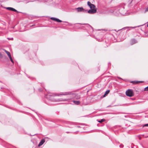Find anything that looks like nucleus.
Returning a JSON list of instances; mask_svg holds the SVG:
<instances>
[{"mask_svg":"<svg viewBox=\"0 0 148 148\" xmlns=\"http://www.w3.org/2000/svg\"><path fill=\"white\" fill-rule=\"evenodd\" d=\"M54 93H46V94H45V97L51 101H55L56 100L54 98V96H60V95H54Z\"/></svg>","mask_w":148,"mask_h":148,"instance_id":"nucleus-1","label":"nucleus"},{"mask_svg":"<svg viewBox=\"0 0 148 148\" xmlns=\"http://www.w3.org/2000/svg\"><path fill=\"white\" fill-rule=\"evenodd\" d=\"M10 59V60L13 63H14V61H13L12 59V58L11 59Z\"/></svg>","mask_w":148,"mask_h":148,"instance_id":"nucleus-25","label":"nucleus"},{"mask_svg":"<svg viewBox=\"0 0 148 148\" xmlns=\"http://www.w3.org/2000/svg\"><path fill=\"white\" fill-rule=\"evenodd\" d=\"M73 103L75 105H79L80 103V101H79L73 100Z\"/></svg>","mask_w":148,"mask_h":148,"instance_id":"nucleus-11","label":"nucleus"},{"mask_svg":"<svg viewBox=\"0 0 148 148\" xmlns=\"http://www.w3.org/2000/svg\"><path fill=\"white\" fill-rule=\"evenodd\" d=\"M119 147H120L121 148H123V145L122 144H121L119 145Z\"/></svg>","mask_w":148,"mask_h":148,"instance_id":"nucleus-24","label":"nucleus"},{"mask_svg":"<svg viewBox=\"0 0 148 148\" xmlns=\"http://www.w3.org/2000/svg\"><path fill=\"white\" fill-rule=\"evenodd\" d=\"M62 95L66 96V98L63 99V101H66L74 98V93H64L61 94L60 95V96Z\"/></svg>","mask_w":148,"mask_h":148,"instance_id":"nucleus-2","label":"nucleus"},{"mask_svg":"<svg viewBox=\"0 0 148 148\" xmlns=\"http://www.w3.org/2000/svg\"><path fill=\"white\" fill-rule=\"evenodd\" d=\"M141 146H142V147H144L143 146V145H142V144H141Z\"/></svg>","mask_w":148,"mask_h":148,"instance_id":"nucleus-37","label":"nucleus"},{"mask_svg":"<svg viewBox=\"0 0 148 148\" xmlns=\"http://www.w3.org/2000/svg\"><path fill=\"white\" fill-rule=\"evenodd\" d=\"M80 98V96L79 95L77 94H76L75 93H74V98L75 99H78Z\"/></svg>","mask_w":148,"mask_h":148,"instance_id":"nucleus-12","label":"nucleus"},{"mask_svg":"<svg viewBox=\"0 0 148 148\" xmlns=\"http://www.w3.org/2000/svg\"><path fill=\"white\" fill-rule=\"evenodd\" d=\"M76 10H77V12H82V10H83V8L82 7H78L75 8Z\"/></svg>","mask_w":148,"mask_h":148,"instance_id":"nucleus-14","label":"nucleus"},{"mask_svg":"<svg viewBox=\"0 0 148 148\" xmlns=\"http://www.w3.org/2000/svg\"><path fill=\"white\" fill-rule=\"evenodd\" d=\"M88 5L90 7V9L94 8H95L94 5L92 4L90 1H88L87 2Z\"/></svg>","mask_w":148,"mask_h":148,"instance_id":"nucleus-6","label":"nucleus"},{"mask_svg":"<svg viewBox=\"0 0 148 148\" xmlns=\"http://www.w3.org/2000/svg\"><path fill=\"white\" fill-rule=\"evenodd\" d=\"M88 12L87 10H85L83 8V10H82V12Z\"/></svg>","mask_w":148,"mask_h":148,"instance_id":"nucleus-20","label":"nucleus"},{"mask_svg":"<svg viewBox=\"0 0 148 148\" xmlns=\"http://www.w3.org/2000/svg\"><path fill=\"white\" fill-rule=\"evenodd\" d=\"M109 93H105V94L104 95H103V96H101L100 98H103V97H106V96H107L108 94Z\"/></svg>","mask_w":148,"mask_h":148,"instance_id":"nucleus-17","label":"nucleus"},{"mask_svg":"<svg viewBox=\"0 0 148 148\" xmlns=\"http://www.w3.org/2000/svg\"><path fill=\"white\" fill-rule=\"evenodd\" d=\"M13 39V38H11V40H12Z\"/></svg>","mask_w":148,"mask_h":148,"instance_id":"nucleus-42","label":"nucleus"},{"mask_svg":"<svg viewBox=\"0 0 148 148\" xmlns=\"http://www.w3.org/2000/svg\"><path fill=\"white\" fill-rule=\"evenodd\" d=\"M136 82V81H132L131 82V83H134V84H137L139 82Z\"/></svg>","mask_w":148,"mask_h":148,"instance_id":"nucleus-19","label":"nucleus"},{"mask_svg":"<svg viewBox=\"0 0 148 148\" xmlns=\"http://www.w3.org/2000/svg\"><path fill=\"white\" fill-rule=\"evenodd\" d=\"M129 28V27H124V28H123L122 29H128Z\"/></svg>","mask_w":148,"mask_h":148,"instance_id":"nucleus-23","label":"nucleus"},{"mask_svg":"<svg viewBox=\"0 0 148 148\" xmlns=\"http://www.w3.org/2000/svg\"><path fill=\"white\" fill-rule=\"evenodd\" d=\"M144 126H146V127L148 126V123L145 124Z\"/></svg>","mask_w":148,"mask_h":148,"instance_id":"nucleus-31","label":"nucleus"},{"mask_svg":"<svg viewBox=\"0 0 148 148\" xmlns=\"http://www.w3.org/2000/svg\"><path fill=\"white\" fill-rule=\"evenodd\" d=\"M132 147V148H133V147Z\"/></svg>","mask_w":148,"mask_h":148,"instance_id":"nucleus-47","label":"nucleus"},{"mask_svg":"<svg viewBox=\"0 0 148 148\" xmlns=\"http://www.w3.org/2000/svg\"><path fill=\"white\" fill-rule=\"evenodd\" d=\"M79 132V131H77V132H74V134H75L76 133H77V132Z\"/></svg>","mask_w":148,"mask_h":148,"instance_id":"nucleus-33","label":"nucleus"},{"mask_svg":"<svg viewBox=\"0 0 148 148\" xmlns=\"http://www.w3.org/2000/svg\"><path fill=\"white\" fill-rule=\"evenodd\" d=\"M88 92V91H87V92Z\"/></svg>","mask_w":148,"mask_h":148,"instance_id":"nucleus-46","label":"nucleus"},{"mask_svg":"<svg viewBox=\"0 0 148 148\" xmlns=\"http://www.w3.org/2000/svg\"><path fill=\"white\" fill-rule=\"evenodd\" d=\"M51 19L58 22H61L62 21L58 18L53 17H51Z\"/></svg>","mask_w":148,"mask_h":148,"instance_id":"nucleus-7","label":"nucleus"},{"mask_svg":"<svg viewBox=\"0 0 148 148\" xmlns=\"http://www.w3.org/2000/svg\"><path fill=\"white\" fill-rule=\"evenodd\" d=\"M119 106V105H115L114 106Z\"/></svg>","mask_w":148,"mask_h":148,"instance_id":"nucleus-35","label":"nucleus"},{"mask_svg":"<svg viewBox=\"0 0 148 148\" xmlns=\"http://www.w3.org/2000/svg\"><path fill=\"white\" fill-rule=\"evenodd\" d=\"M118 78H119V79H122L121 78H120V77H118Z\"/></svg>","mask_w":148,"mask_h":148,"instance_id":"nucleus-39","label":"nucleus"},{"mask_svg":"<svg viewBox=\"0 0 148 148\" xmlns=\"http://www.w3.org/2000/svg\"><path fill=\"white\" fill-rule=\"evenodd\" d=\"M45 140L44 139H42L40 141V142L38 145V146L40 147L45 142Z\"/></svg>","mask_w":148,"mask_h":148,"instance_id":"nucleus-10","label":"nucleus"},{"mask_svg":"<svg viewBox=\"0 0 148 148\" xmlns=\"http://www.w3.org/2000/svg\"><path fill=\"white\" fill-rule=\"evenodd\" d=\"M78 124L80 125H85L84 124L82 123H79Z\"/></svg>","mask_w":148,"mask_h":148,"instance_id":"nucleus-28","label":"nucleus"},{"mask_svg":"<svg viewBox=\"0 0 148 148\" xmlns=\"http://www.w3.org/2000/svg\"><path fill=\"white\" fill-rule=\"evenodd\" d=\"M134 93H125L126 96L129 97H131L134 96Z\"/></svg>","mask_w":148,"mask_h":148,"instance_id":"nucleus-15","label":"nucleus"},{"mask_svg":"<svg viewBox=\"0 0 148 148\" xmlns=\"http://www.w3.org/2000/svg\"><path fill=\"white\" fill-rule=\"evenodd\" d=\"M105 121V119H101L100 120H99L98 121V122L100 123H102V122L104 121Z\"/></svg>","mask_w":148,"mask_h":148,"instance_id":"nucleus-18","label":"nucleus"},{"mask_svg":"<svg viewBox=\"0 0 148 148\" xmlns=\"http://www.w3.org/2000/svg\"><path fill=\"white\" fill-rule=\"evenodd\" d=\"M139 92V89L136 90H133L131 89H128L125 91V92Z\"/></svg>","mask_w":148,"mask_h":148,"instance_id":"nucleus-4","label":"nucleus"},{"mask_svg":"<svg viewBox=\"0 0 148 148\" xmlns=\"http://www.w3.org/2000/svg\"><path fill=\"white\" fill-rule=\"evenodd\" d=\"M137 42V41L135 39H132L131 40V45H132Z\"/></svg>","mask_w":148,"mask_h":148,"instance_id":"nucleus-9","label":"nucleus"},{"mask_svg":"<svg viewBox=\"0 0 148 148\" xmlns=\"http://www.w3.org/2000/svg\"><path fill=\"white\" fill-rule=\"evenodd\" d=\"M10 59V60L13 63H14V61H13L12 59V58L11 59Z\"/></svg>","mask_w":148,"mask_h":148,"instance_id":"nucleus-26","label":"nucleus"},{"mask_svg":"<svg viewBox=\"0 0 148 148\" xmlns=\"http://www.w3.org/2000/svg\"><path fill=\"white\" fill-rule=\"evenodd\" d=\"M65 22V23H67V22Z\"/></svg>","mask_w":148,"mask_h":148,"instance_id":"nucleus-45","label":"nucleus"},{"mask_svg":"<svg viewBox=\"0 0 148 148\" xmlns=\"http://www.w3.org/2000/svg\"><path fill=\"white\" fill-rule=\"evenodd\" d=\"M119 93V94H120L119 95V96H120V95H120V94H121V93Z\"/></svg>","mask_w":148,"mask_h":148,"instance_id":"nucleus-40","label":"nucleus"},{"mask_svg":"<svg viewBox=\"0 0 148 148\" xmlns=\"http://www.w3.org/2000/svg\"><path fill=\"white\" fill-rule=\"evenodd\" d=\"M131 27L133 28H134L135 27Z\"/></svg>","mask_w":148,"mask_h":148,"instance_id":"nucleus-43","label":"nucleus"},{"mask_svg":"<svg viewBox=\"0 0 148 148\" xmlns=\"http://www.w3.org/2000/svg\"><path fill=\"white\" fill-rule=\"evenodd\" d=\"M6 9H7L9 10H10L12 11H14V12H18L15 9L13 8H12L7 7L6 8Z\"/></svg>","mask_w":148,"mask_h":148,"instance_id":"nucleus-8","label":"nucleus"},{"mask_svg":"<svg viewBox=\"0 0 148 148\" xmlns=\"http://www.w3.org/2000/svg\"><path fill=\"white\" fill-rule=\"evenodd\" d=\"M77 127L79 128L81 127L80 126H77Z\"/></svg>","mask_w":148,"mask_h":148,"instance_id":"nucleus-34","label":"nucleus"},{"mask_svg":"<svg viewBox=\"0 0 148 148\" xmlns=\"http://www.w3.org/2000/svg\"><path fill=\"white\" fill-rule=\"evenodd\" d=\"M65 123L66 124L68 125H67V126L69 127H72L71 126V125H76V124L75 123H73L72 122H71L69 121H66L65 122Z\"/></svg>","mask_w":148,"mask_h":148,"instance_id":"nucleus-3","label":"nucleus"},{"mask_svg":"<svg viewBox=\"0 0 148 148\" xmlns=\"http://www.w3.org/2000/svg\"><path fill=\"white\" fill-rule=\"evenodd\" d=\"M5 53H6V54H7L8 57L11 56L10 53L8 51L6 50H5Z\"/></svg>","mask_w":148,"mask_h":148,"instance_id":"nucleus-16","label":"nucleus"},{"mask_svg":"<svg viewBox=\"0 0 148 148\" xmlns=\"http://www.w3.org/2000/svg\"><path fill=\"white\" fill-rule=\"evenodd\" d=\"M97 10L95 9V8H94L91 9L88 11L87 12L89 14H94L96 12Z\"/></svg>","mask_w":148,"mask_h":148,"instance_id":"nucleus-5","label":"nucleus"},{"mask_svg":"<svg viewBox=\"0 0 148 148\" xmlns=\"http://www.w3.org/2000/svg\"><path fill=\"white\" fill-rule=\"evenodd\" d=\"M110 106H111V105H110V106H107V107H110Z\"/></svg>","mask_w":148,"mask_h":148,"instance_id":"nucleus-36","label":"nucleus"},{"mask_svg":"<svg viewBox=\"0 0 148 148\" xmlns=\"http://www.w3.org/2000/svg\"><path fill=\"white\" fill-rule=\"evenodd\" d=\"M110 90H107L105 92H109Z\"/></svg>","mask_w":148,"mask_h":148,"instance_id":"nucleus-29","label":"nucleus"},{"mask_svg":"<svg viewBox=\"0 0 148 148\" xmlns=\"http://www.w3.org/2000/svg\"><path fill=\"white\" fill-rule=\"evenodd\" d=\"M2 55L1 53H0V58H2Z\"/></svg>","mask_w":148,"mask_h":148,"instance_id":"nucleus-30","label":"nucleus"},{"mask_svg":"<svg viewBox=\"0 0 148 148\" xmlns=\"http://www.w3.org/2000/svg\"><path fill=\"white\" fill-rule=\"evenodd\" d=\"M148 12V7L145 10V12Z\"/></svg>","mask_w":148,"mask_h":148,"instance_id":"nucleus-22","label":"nucleus"},{"mask_svg":"<svg viewBox=\"0 0 148 148\" xmlns=\"http://www.w3.org/2000/svg\"><path fill=\"white\" fill-rule=\"evenodd\" d=\"M8 40H10V38H8Z\"/></svg>","mask_w":148,"mask_h":148,"instance_id":"nucleus-44","label":"nucleus"},{"mask_svg":"<svg viewBox=\"0 0 148 148\" xmlns=\"http://www.w3.org/2000/svg\"><path fill=\"white\" fill-rule=\"evenodd\" d=\"M147 27H148V23H147Z\"/></svg>","mask_w":148,"mask_h":148,"instance_id":"nucleus-41","label":"nucleus"},{"mask_svg":"<svg viewBox=\"0 0 148 148\" xmlns=\"http://www.w3.org/2000/svg\"><path fill=\"white\" fill-rule=\"evenodd\" d=\"M9 58H10V59L11 58H12V57L11 56V55L10 56H9Z\"/></svg>","mask_w":148,"mask_h":148,"instance_id":"nucleus-32","label":"nucleus"},{"mask_svg":"<svg viewBox=\"0 0 148 148\" xmlns=\"http://www.w3.org/2000/svg\"><path fill=\"white\" fill-rule=\"evenodd\" d=\"M10 59V60L13 63H14V61H13L12 59V58L11 59Z\"/></svg>","mask_w":148,"mask_h":148,"instance_id":"nucleus-27","label":"nucleus"},{"mask_svg":"<svg viewBox=\"0 0 148 148\" xmlns=\"http://www.w3.org/2000/svg\"><path fill=\"white\" fill-rule=\"evenodd\" d=\"M144 91H148V86L144 88Z\"/></svg>","mask_w":148,"mask_h":148,"instance_id":"nucleus-21","label":"nucleus"},{"mask_svg":"<svg viewBox=\"0 0 148 148\" xmlns=\"http://www.w3.org/2000/svg\"><path fill=\"white\" fill-rule=\"evenodd\" d=\"M124 7L123 6H122L121 8L119 10V12L121 14H123V10H124Z\"/></svg>","mask_w":148,"mask_h":148,"instance_id":"nucleus-13","label":"nucleus"},{"mask_svg":"<svg viewBox=\"0 0 148 148\" xmlns=\"http://www.w3.org/2000/svg\"><path fill=\"white\" fill-rule=\"evenodd\" d=\"M70 132H66V133H69Z\"/></svg>","mask_w":148,"mask_h":148,"instance_id":"nucleus-38","label":"nucleus"}]
</instances>
